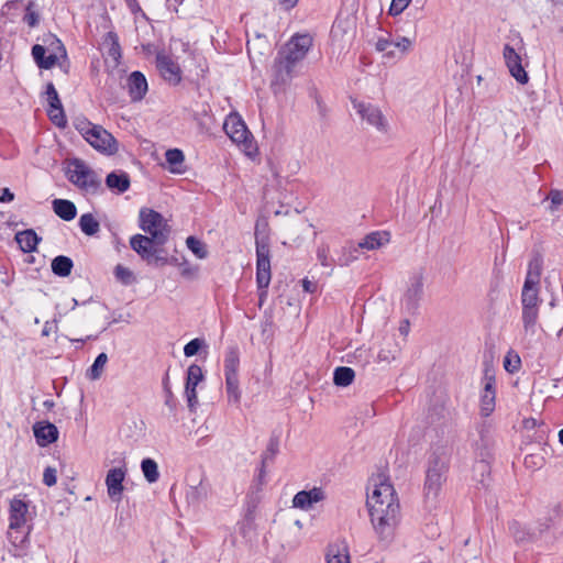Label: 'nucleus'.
I'll return each mask as SVG.
<instances>
[{
    "label": "nucleus",
    "instance_id": "29",
    "mask_svg": "<svg viewBox=\"0 0 563 563\" xmlns=\"http://www.w3.org/2000/svg\"><path fill=\"white\" fill-rule=\"evenodd\" d=\"M165 158L168 164V168L174 174H183L185 173V168L183 166L185 162V155L179 148H170L165 153Z\"/></svg>",
    "mask_w": 563,
    "mask_h": 563
},
{
    "label": "nucleus",
    "instance_id": "32",
    "mask_svg": "<svg viewBox=\"0 0 563 563\" xmlns=\"http://www.w3.org/2000/svg\"><path fill=\"white\" fill-rule=\"evenodd\" d=\"M279 451V437L277 434H272L266 448V451L262 454V467L260 470V479H262L265 475V465L268 461H273L275 455Z\"/></svg>",
    "mask_w": 563,
    "mask_h": 563
},
{
    "label": "nucleus",
    "instance_id": "43",
    "mask_svg": "<svg viewBox=\"0 0 563 563\" xmlns=\"http://www.w3.org/2000/svg\"><path fill=\"white\" fill-rule=\"evenodd\" d=\"M187 247L198 257L206 258L208 251L206 244L195 236H188L186 240Z\"/></svg>",
    "mask_w": 563,
    "mask_h": 563
},
{
    "label": "nucleus",
    "instance_id": "36",
    "mask_svg": "<svg viewBox=\"0 0 563 563\" xmlns=\"http://www.w3.org/2000/svg\"><path fill=\"white\" fill-rule=\"evenodd\" d=\"M79 228L88 236L96 235L100 230L99 221L91 213H84L79 218Z\"/></svg>",
    "mask_w": 563,
    "mask_h": 563
},
{
    "label": "nucleus",
    "instance_id": "35",
    "mask_svg": "<svg viewBox=\"0 0 563 563\" xmlns=\"http://www.w3.org/2000/svg\"><path fill=\"white\" fill-rule=\"evenodd\" d=\"M327 563H350L347 547L331 545L328 550Z\"/></svg>",
    "mask_w": 563,
    "mask_h": 563
},
{
    "label": "nucleus",
    "instance_id": "57",
    "mask_svg": "<svg viewBox=\"0 0 563 563\" xmlns=\"http://www.w3.org/2000/svg\"><path fill=\"white\" fill-rule=\"evenodd\" d=\"M412 42L406 36L399 37L396 42H393V46L400 49L402 54H406L411 48Z\"/></svg>",
    "mask_w": 563,
    "mask_h": 563
},
{
    "label": "nucleus",
    "instance_id": "6",
    "mask_svg": "<svg viewBox=\"0 0 563 563\" xmlns=\"http://www.w3.org/2000/svg\"><path fill=\"white\" fill-rule=\"evenodd\" d=\"M481 440L475 444V451L479 460H477L473 466L474 479L482 485L487 487L489 484L490 465L489 459L492 457L490 445L488 439L484 435V431L481 432Z\"/></svg>",
    "mask_w": 563,
    "mask_h": 563
},
{
    "label": "nucleus",
    "instance_id": "59",
    "mask_svg": "<svg viewBox=\"0 0 563 563\" xmlns=\"http://www.w3.org/2000/svg\"><path fill=\"white\" fill-rule=\"evenodd\" d=\"M185 394L187 397L188 408L190 409V411H194L198 404L197 391L192 389H185Z\"/></svg>",
    "mask_w": 563,
    "mask_h": 563
},
{
    "label": "nucleus",
    "instance_id": "17",
    "mask_svg": "<svg viewBox=\"0 0 563 563\" xmlns=\"http://www.w3.org/2000/svg\"><path fill=\"white\" fill-rule=\"evenodd\" d=\"M126 470L121 467H113L108 471L106 476V485L108 496L112 501L120 503L124 490L123 481L125 478Z\"/></svg>",
    "mask_w": 563,
    "mask_h": 563
},
{
    "label": "nucleus",
    "instance_id": "21",
    "mask_svg": "<svg viewBox=\"0 0 563 563\" xmlns=\"http://www.w3.org/2000/svg\"><path fill=\"white\" fill-rule=\"evenodd\" d=\"M41 240L33 229H26L15 234V241L24 253L35 252Z\"/></svg>",
    "mask_w": 563,
    "mask_h": 563
},
{
    "label": "nucleus",
    "instance_id": "31",
    "mask_svg": "<svg viewBox=\"0 0 563 563\" xmlns=\"http://www.w3.org/2000/svg\"><path fill=\"white\" fill-rule=\"evenodd\" d=\"M74 267L73 260L65 255H58L53 258L51 263L52 272L59 277H67L70 275Z\"/></svg>",
    "mask_w": 563,
    "mask_h": 563
},
{
    "label": "nucleus",
    "instance_id": "16",
    "mask_svg": "<svg viewBox=\"0 0 563 563\" xmlns=\"http://www.w3.org/2000/svg\"><path fill=\"white\" fill-rule=\"evenodd\" d=\"M27 511H29V505L20 496H14L10 500V508H9L10 525H9V528L11 531L18 532L19 529H21L25 526Z\"/></svg>",
    "mask_w": 563,
    "mask_h": 563
},
{
    "label": "nucleus",
    "instance_id": "14",
    "mask_svg": "<svg viewBox=\"0 0 563 563\" xmlns=\"http://www.w3.org/2000/svg\"><path fill=\"white\" fill-rule=\"evenodd\" d=\"M162 233L153 234V238H148L142 234H135L130 239L131 249L136 252L142 260L152 264V257L157 253V245L153 240H161Z\"/></svg>",
    "mask_w": 563,
    "mask_h": 563
},
{
    "label": "nucleus",
    "instance_id": "47",
    "mask_svg": "<svg viewBox=\"0 0 563 563\" xmlns=\"http://www.w3.org/2000/svg\"><path fill=\"white\" fill-rule=\"evenodd\" d=\"M562 514H563L562 505L555 504L551 508L549 517H547L544 519V521L540 523V526H541L540 532L548 530L554 523L555 519H558Z\"/></svg>",
    "mask_w": 563,
    "mask_h": 563
},
{
    "label": "nucleus",
    "instance_id": "64",
    "mask_svg": "<svg viewBox=\"0 0 563 563\" xmlns=\"http://www.w3.org/2000/svg\"><path fill=\"white\" fill-rule=\"evenodd\" d=\"M279 5L286 10V11H289L291 10L292 8H295L298 3V0H277Z\"/></svg>",
    "mask_w": 563,
    "mask_h": 563
},
{
    "label": "nucleus",
    "instance_id": "37",
    "mask_svg": "<svg viewBox=\"0 0 563 563\" xmlns=\"http://www.w3.org/2000/svg\"><path fill=\"white\" fill-rule=\"evenodd\" d=\"M141 470L145 477V479L150 483H156L159 478L158 465L157 463L151 459L145 457L141 462Z\"/></svg>",
    "mask_w": 563,
    "mask_h": 563
},
{
    "label": "nucleus",
    "instance_id": "61",
    "mask_svg": "<svg viewBox=\"0 0 563 563\" xmlns=\"http://www.w3.org/2000/svg\"><path fill=\"white\" fill-rule=\"evenodd\" d=\"M269 283L271 282H267L265 285H261L257 280H256V284H257V289H258V306L262 307L264 301L266 300V297H267V288L269 286Z\"/></svg>",
    "mask_w": 563,
    "mask_h": 563
},
{
    "label": "nucleus",
    "instance_id": "42",
    "mask_svg": "<svg viewBox=\"0 0 563 563\" xmlns=\"http://www.w3.org/2000/svg\"><path fill=\"white\" fill-rule=\"evenodd\" d=\"M357 245L353 244L352 242L347 243L342 247V254L338 257L336 264L340 266L350 265L352 262L357 260Z\"/></svg>",
    "mask_w": 563,
    "mask_h": 563
},
{
    "label": "nucleus",
    "instance_id": "30",
    "mask_svg": "<svg viewBox=\"0 0 563 563\" xmlns=\"http://www.w3.org/2000/svg\"><path fill=\"white\" fill-rule=\"evenodd\" d=\"M542 257L541 255H534L528 265V272L525 284L539 286L541 272H542Z\"/></svg>",
    "mask_w": 563,
    "mask_h": 563
},
{
    "label": "nucleus",
    "instance_id": "41",
    "mask_svg": "<svg viewBox=\"0 0 563 563\" xmlns=\"http://www.w3.org/2000/svg\"><path fill=\"white\" fill-rule=\"evenodd\" d=\"M539 317V307H522V323L525 330L534 333V327Z\"/></svg>",
    "mask_w": 563,
    "mask_h": 563
},
{
    "label": "nucleus",
    "instance_id": "24",
    "mask_svg": "<svg viewBox=\"0 0 563 563\" xmlns=\"http://www.w3.org/2000/svg\"><path fill=\"white\" fill-rule=\"evenodd\" d=\"M31 53L34 62L42 69H51L58 60L56 54L46 55V48L41 44L33 45Z\"/></svg>",
    "mask_w": 563,
    "mask_h": 563
},
{
    "label": "nucleus",
    "instance_id": "10",
    "mask_svg": "<svg viewBox=\"0 0 563 563\" xmlns=\"http://www.w3.org/2000/svg\"><path fill=\"white\" fill-rule=\"evenodd\" d=\"M352 103L362 120L376 128L379 132L387 131L388 122L378 107L357 100H353Z\"/></svg>",
    "mask_w": 563,
    "mask_h": 563
},
{
    "label": "nucleus",
    "instance_id": "18",
    "mask_svg": "<svg viewBox=\"0 0 563 563\" xmlns=\"http://www.w3.org/2000/svg\"><path fill=\"white\" fill-rule=\"evenodd\" d=\"M33 433L36 439V443L44 448L58 440V429L49 421H38L33 426Z\"/></svg>",
    "mask_w": 563,
    "mask_h": 563
},
{
    "label": "nucleus",
    "instance_id": "49",
    "mask_svg": "<svg viewBox=\"0 0 563 563\" xmlns=\"http://www.w3.org/2000/svg\"><path fill=\"white\" fill-rule=\"evenodd\" d=\"M203 346H206V341L203 339H192L184 346V354L187 357H191L196 355Z\"/></svg>",
    "mask_w": 563,
    "mask_h": 563
},
{
    "label": "nucleus",
    "instance_id": "8",
    "mask_svg": "<svg viewBox=\"0 0 563 563\" xmlns=\"http://www.w3.org/2000/svg\"><path fill=\"white\" fill-rule=\"evenodd\" d=\"M256 246V279L263 286L271 282L269 236L257 234Z\"/></svg>",
    "mask_w": 563,
    "mask_h": 563
},
{
    "label": "nucleus",
    "instance_id": "55",
    "mask_svg": "<svg viewBox=\"0 0 563 563\" xmlns=\"http://www.w3.org/2000/svg\"><path fill=\"white\" fill-rule=\"evenodd\" d=\"M495 377L494 375H490L489 372L486 369L484 375V394L488 395H495L496 396V388H495Z\"/></svg>",
    "mask_w": 563,
    "mask_h": 563
},
{
    "label": "nucleus",
    "instance_id": "51",
    "mask_svg": "<svg viewBox=\"0 0 563 563\" xmlns=\"http://www.w3.org/2000/svg\"><path fill=\"white\" fill-rule=\"evenodd\" d=\"M205 497L206 490L202 487L201 483L198 486H190V488L187 492V500L192 504L199 503Z\"/></svg>",
    "mask_w": 563,
    "mask_h": 563
},
{
    "label": "nucleus",
    "instance_id": "62",
    "mask_svg": "<svg viewBox=\"0 0 563 563\" xmlns=\"http://www.w3.org/2000/svg\"><path fill=\"white\" fill-rule=\"evenodd\" d=\"M13 199H14V194L9 188L5 187L0 190V202L1 203L11 202V201H13Z\"/></svg>",
    "mask_w": 563,
    "mask_h": 563
},
{
    "label": "nucleus",
    "instance_id": "63",
    "mask_svg": "<svg viewBox=\"0 0 563 563\" xmlns=\"http://www.w3.org/2000/svg\"><path fill=\"white\" fill-rule=\"evenodd\" d=\"M95 124H92L91 122L89 121H82L80 123H78L76 125L77 130L80 132V134L84 136V139L86 140V134L85 132L89 131V128H93Z\"/></svg>",
    "mask_w": 563,
    "mask_h": 563
},
{
    "label": "nucleus",
    "instance_id": "50",
    "mask_svg": "<svg viewBox=\"0 0 563 563\" xmlns=\"http://www.w3.org/2000/svg\"><path fill=\"white\" fill-rule=\"evenodd\" d=\"M520 366H521V360L518 354L511 355V353L509 352L505 356L504 367L508 373L514 374V373L518 372Z\"/></svg>",
    "mask_w": 563,
    "mask_h": 563
},
{
    "label": "nucleus",
    "instance_id": "4",
    "mask_svg": "<svg viewBox=\"0 0 563 563\" xmlns=\"http://www.w3.org/2000/svg\"><path fill=\"white\" fill-rule=\"evenodd\" d=\"M65 175L73 185L87 192L95 195L103 190L100 178L80 158L68 162Z\"/></svg>",
    "mask_w": 563,
    "mask_h": 563
},
{
    "label": "nucleus",
    "instance_id": "20",
    "mask_svg": "<svg viewBox=\"0 0 563 563\" xmlns=\"http://www.w3.org/2000/svg\"><path fill=\"white\" fill-rule=\"evenodd\" d=\"M128 90L132 101H141L147 92V80L143 73L134 70L128 78Z\"/></svg>",
    "mask_w": 563,
    "mask_h": 563
},
{
    "label": "nucleus",
    "instance_id": "34",
    "mask_svg": "<svg viewBox=\"0 0 563 563\" xmlns=\"http://www.w3.org/2000/svg\"><path fill=\"white\" fill-rule=\"evenodd\" d=\"M354 377L355 372L353 368L347 366H339L334 369L333 383L339 387H347L353 383Z\"/></svg>",
    "mask_w": 563,
    "mask_h": 563
},
{
    "label": "nucleus",
    "instance_id": "28",
    "mask_svg": "<svg viewBox=\"0 0 563 563\" xmlns=\"http://www.w3.org/2000/svg\"><path fill=\"white\" fill-rule=\"evenodd\" d=\"M104 45L108 46L107 56L112 58V67H117L120 64L122 57L121 46L119 44V37L117 33L110 31L104 36Z\"/></svg>",
    "mask_w": 563,
    "mask_h": 563
},
{
    "label": "nucleus",
    "instance_id": "27",
    "mask_svg": "<svg viewBox=\"0 0 563 563\" xmlns=\"http://www.w3.org/2000/svg\"><path fill=\"white\" fill-rule=\"evenodd\" d=\"M240 351L236 345L229 346L224 356V376H238Z\"/></svg>",
    "mask_w": 563,
    "mask_h": 563
},
{
    "label": "nucleus",
    "instance_id": "11",
    "mask_svg": "<svg viewBox=\"0 0 563 563\" xmlns=\"http://www.w3.org/2000/svg\"><path fill=\"white\" fill-rule=\"evenodd\" d=\"M46 100H47V115L49 120L58 128H65L67 124L66 114L64 112V108L62 101L59 99L58 92L53 82L46 84Z\"/></svg>",
    "mask_w": 563,
    "mask_h": 563
},
{
    "label": "nucleus",
    "instance_id": "39",
    "mask_svg": "<svg viewBox=\"0 0 563 563\" xmlns=\"http://www.w3.org/2000/svg\"><path fill=\"white\" fill-rule=\"evenodd\" d=\"M108 362V355L100 353L95 358L92 365L88 368L86 376L91 380H97L101 377L103 368Z\"/></svg>",
    "mask_w": 563,
    "mask_h": 563
},
{
    "label": "nucleus",
    "instance_id": "46",
    "mask_svg": "<svg viewBox=\"0 0 563 563\" xmlns=\"http://www.w3.org/2000/svg\"><path fill=\"white\" fill-rule=\"evenodd\" d=\"M35 2L30 0L25 5L23 21L30 26L35 27L40 22V14L35 11Z\"/></svg>",
    "mask_w": 563,
    "mask_h": 563
},
{
    "label": "nucleus",
    "instance_id": "13",
    "mask_svg": "<svg viewBox=\"0 0 563 563\" xmlns=\"http://www.w3.org/2000/svg\"><path fill=\"white\" fill-rule=\"evenodd\" d=\"M503 55L510 75L519 84H527L529 81V76L525 68L522 67V59L520 55L516 52V49L511 45L505 44Z\"/></svg>",
    "mask_w": 563,
    "mask_h": 563
},
{
    "label": "nucleus",
    "instance_id": "52",
    "mask_svg": "<svg viewBox=\"0 0 563 563\" xmlns=\"http://www.w3.org/2000/svg\"><path fill=\"white\" fill-rule=\"evenodd\" d=\"M547 199L550 200L549 209L553 212L559 209V207L563 203V191L558 189L550 190Z\"/></svg>",
    "mask_w": 563,
    "mask_h": 563
},
{
    "label": "nucleus",
    "instance_id": "2",
    "mask_svg": "<svg viewBox=\"0 0 563 563\" xmlns=\"http://www.w3.org/2000/svg\"><path fill=\"white\" fill-rule=\"evenodd\" d=\"M311 46L312 37L309 34L294 35L274 59L275 80L280 84L289 81L295 66L306 57Z\"/></svg>",
    "mask_w": 563,
    "mask_h": 563
},
{
    "label": "nucleus",
    "instance_id": "40",
    "mask_svg": "<svg viewBox=\"0 0 563 563\" xmlns=\"http://www.w3.org/2000/svg\"><path fill=\"white\" fill-rule=\"evenodd\" d=\"M203 379L202 368L197 364H191L187 369L185 389L196 390L197 385Z\"/></svg>",
    "mask_w": 563,
    "mask_h": 563
},
{
    "label": "nucleus",
    "instance_id": "12",
    "mask_svg": "<svg viewBox=\"0 0 563 563\" xmlns=\"http://www.w3.org/2000/svg\"><path fill=\"white\" fill-rule=\"evenodd\" d=\"M156 68L165 81L177 86L181 81V69L177 62L164 52L156 54Z\"/></svg>",
    "mask_w": 563,
    "mask_h": 563
},
{
    "label": "nucleus",
    "instance_id": "58",
    "mask_svg": "<svg viewBox=\"0 0 563 563\" xmlns=\"http://www.w3.org/2000/svg\"><path fill=\"white\" fill-rule=\"evenodd\" d=\"M542 461H543V459H542V457L537 456L536 454H528V455L525 457V465H526L527 467H536V468H539V467H541V465H542Z\"/></svg>",
    "mask_w": 563,
    "mask_h": 563
},
{
    "label": "nucleus",
    "instance_id": "25",
    "mask_svg": "<svg viewBox=\"0 0 563 563\" xmlns=\"http://www.w3.org/2000/svg\"><path fill=\"white\" fill-rule=\"evenodd\" d=\"M52 207L56 216L64 221H71L77 216L75 203L67 199H54Z\"/></svg>",
    "mask_w": 563,
    "mask_h": 563
},
{
    "label": "nucleus",
    "instance_id": "1",
    "mask_svg": "<svg viewBox=\"0 0 563 563\" xmlns=\"http://www.w3.org/2000/svg\"><path fill=\"white\" fill-rule=\"evenodd\" d=\"M366 505L371 521L379 539L389 540L399 519V503L394 486L384 476L375 481L374 489L367 496Z\"/></svg>",
    "mask_w": 563,
    "mask_h": 563
},
{
    "label": "nucleus",
    "instance_id": "23",
    "mask_svg": "<svg viewBox=\"0 0 563 563\" xmlns=\"http://www.w3.org/2000/svg\"><path fill=\"white\" fill-rule=\"evenodd\" d=\"M390 240V234L387 231H375L367 234L361 242L357 243L358 249L376 250L387 244Z\"/></svg>",
    "mask_w": 563,
    "mask_h": 563
},
{
    "label": "nucleus",
    "instance_id": "5",
    "mask_svg": "<svg viewBox=\"0 0 563 563\" xmlns=\"http://www.w3.org/2000/svg\"><path fill=\"white\" fill-rule=\"evenodd\" d=\"M139 218V225L144 232L150 234L148 238H153V234L162 233L161 240H153L155 245L162 246L167 242L170 234V227L159 212L153 209L142 208Z\"/></svg>",
    "mask_w": 563,
    "mask_h": 563
},
{
    "label": "nucleus",
    "instance_id": "15",
    "mask_svg": "<svg viewBox=\"0 0 563 563\" xmlns=\"http://www.w3.org/2000/svg\"><path fill=\"white\" fill-rule=\"evenodd\" d=\"M422 295L423 278L421 275H415L410 278L408 288L402 297V303L408 312L415 313L418 310Z\"/></svg>",
    "mask_w": 563,
    "mask_h": 563
},
{
    "label": "nucleus",
    "instance_id": "54",
    "mask_svg": "<svg viewBox=\"0 0 563 563\" xmlns=\"http://www.w3.org/2000/svg\"><path fill=\"white\" fill-rule=\"evenodd\" d=\"M390 46H393V41H390L389 38H385V37H379L375 45V47L378 52L385 53V55L387 57H394L395 56L394 51L388 49Z\"/></svg>",
    "mask_w": 563,
    "mask_h": 563
},
{
    "label": "nucleus",
    "instance_id": "7",
    "mask_svg": "<svg viewBox=\"0 0 563 563\" xmlns=\"http://www.w3.org/2000/svg\"><path fill=\"white\" fill-rule=\"evenodd\" d=\"M227 135L236 144L243 146L244 151L250 154L254 150L253 136L246 124L239 115H229L223 124Z\"/></svg>",
    "mask_w": 563,
    "mask_h": 563
},
{
    "label": "nucleus",
    "instance_id": "56",
    "mask_svg": "<svg viewBox=\"0 0 563 563\" xmlns=\"http://www.w3.org/2000/svg\"><path fill=\"white\" fill-rule=\"evenodd\" d=\"M56 482H57L56 470L54 467L47 466L43 473V483L46 486L51 487V486L55 485Z\"/></svg>",
    "mask_w": 563,
    "mask_h": 563
},
{
    "label": "nucleus",
    "instance_id": "38",
    "mask_svg": "<svg viewBox=\"0 0 563 563\" xmlns=\"http://www.w3.org/2000/svg\"><path fill=\"white\" fill-rule=\"evenodd\" d=\"M225 390L228 395V401L239 405L241 401L239 376H225Z\"/></svg>",
    "mask_w": 563,
    "mask_h": 563
},
{
    "label": "nucleus",
    "instance_id": "53",
    "mask_svg": "<svg viewBox=\"0 0 563 563\" xmlns=\"http://www.w3.org/2000/svg\"><path fill=\"white\" fill-rule=\"evenodd\" d=\"M411 0H393L388 10V13L393 16H396L400 13H402Z\"/></svg>",
    "mask_w": 563,
    "mask_h": 563
},
{
    "label": "nucleus",
    "instance_id": "26",
    "mask_svg": "<svg viewBox=\"0 0 563 563\" xmlns=\"http://www.w3.org/2000/svg\"><path fill=\"white\" fill-rule=\"evenodd\" d=\"M400 350L395 338H385L377 357L380 362L390 363L398 357Z\"/></svg>",
    "mask_w": 563,
    "mask_h": 563
},
{
    "label": "nucleus",
    "instance_id": "45",
    "mask_svg": "<svg viewBox=\"0 0 563 563\" xmlns=\"http://www.w3.org/2000/svg\"><path fill=\"white\" fill-rule=\"evenodd\" d=\"M113 273H114L115 279L125 286L133 284L135 280L133 272L131 269L124 267L121 264H118L114 267Z\"/></svg>",
    "mask_w": 563,
    "mask_h": 563
},
{
    "label": "nucleus",
    "instance_id": "48",
    "mask_svg": "<svg viewBox=\"0 0 563 563\" xmlns=\"http://www.w3.org/2000/svg\"><path fill=\"white\" fill-rule=\"evenodd\" d=\"M495 395L482 394L481 396V415L488 417L495 409Z\"/></svg>",
    "mask_w": 563,
    "mask_h": 563
},
{
    "label": "nucleus",
    "instance_id": "19",
    "mask_svg": "<svg viewBox=\"0 0 563 563\" xmlns=\"http://www.w3.org/2000/svg\"><path fill=\"white\" fill-rule=\"evenodd\" d=\"M325 498V494L321 487H313L310 490H300L292 498V507L302 510L310 509L313 504Z\"/></svg>",
    "mask_w": 563,
    "mask_h": 563
},
{
    "label": "nucleus",
    "instance_id": "3",
    "mask_svg": "<svg viewBox=\"0 0 563 563\" xmlns=\"http://www.w3.org/2000/svg\"><path fill=\"white\" fill-rule=\"evenodd\" d=\"M450 466V453L444 448H437L432 451L428 460L426 471L424 490L428 497H437L441 490L442 484L446 479V473Z\"/></svg>",
    "mask_w": 563,
    "mask_h": 563
},
{
    "label": "nucleus",
    "instance_id": "44",
    "mask_svg": "<svg viewBox=\"0 0 563 563\" xmlns=\"http://www.w3.org/2000/svg\"><path fill=\"white\" fill-rule=\"evenodd\" d=\"M330 247L329 245L321 243L317 249V260L323 267L333 268V265L338 262L333 257L329 255Z\"/></svg>",
    "mask_w": 563,
    "mask_h": 563
},
{
    "label": "nucleus",
    "instance_id": "33",
    "mask_svg": "<svg viewBox=\"0 0 563 563\" xmlns=\"http://www.w3.org/2000/svg\"><path fill=\"white\" fill-rule=\"evenodd\" d=\"M541 299L539 298V286L523 284L521 292L522 307H539Z\"/></svg>",
    "mask_w": 563,
    "mask_h": 563
},
{
    "label": "nucleus",
    "instance_id": "60",
    "mask_svg": "<svg viewBox=\"0 0 563 563\" xmlns=\"http://www.w3.org/2000/svg\"><path fill=\"white\" fill-rule=\"evenodd\" d=\"M257 234L260 235H265V236H269L268 235V223L266 221H257L256 224H255V232H254V235H255V240H257Z\"/></svg>",
    "mask_w": 563,
    "mask_h": 563
},
{
    "label": "nucleus",
    "instance_id": "9",
    "mask_svg": "<svg viewBox=\"0 0 563 563\" xmlns=\"http://www.w3.org/2000/svg\"><path fill=\"white\" fill-rule=\"evenodd\" d=\"M86 141L97 151L107 155H113L118 152L119 145L117 140L101 125H93L89 131L85 132Z\"/></svg>",
    "mask_w": 563,
    "mask_h": 563
},
{
    "label": "nucleus",
    "instance_id": "22",
    "mask_svg": "<svg viewBox=\"0 0 563 563\" xmlns=\"http://www.w3.org/2000/svg\"><path fill=\"white\" fill-rule=\"evenodd\" d=\"M106 185L110 190L123 194L130 188V176L125 172H111L106 177Z\"/></svg>",
    "mask_w": 563,
    "mask_h": 563
}]
</instances>
